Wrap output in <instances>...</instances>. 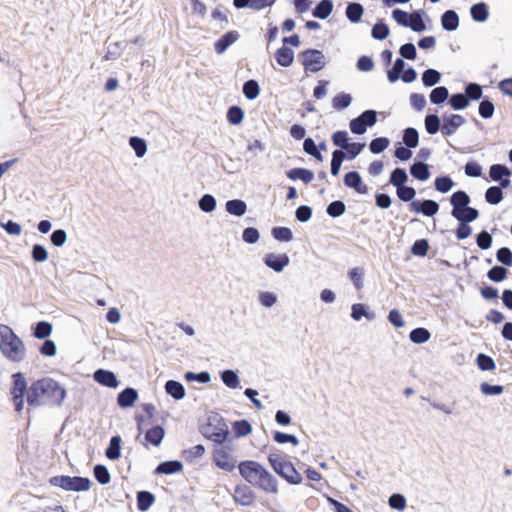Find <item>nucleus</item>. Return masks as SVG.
<instances>
[{
    "label": "nucleus",
    "instance_id": "obj_1",
    "mask_svg": "<svg viewBox=\"0 0 512 512\" xmlns=\"http://www.w3.org/2000/svg\"><path fill=\"white\" fill-rule=\"evenodd\" d=\"M66 397V389L50 377L38 379L29 387L27 403L31 407L61 406Z\"/></svg>",
    "mask_w": 512,
    "mask_h": 512
},
{
    "label": "nucleus",
    "instance_id": "obj_2",
    "mask_svg": "<svg viewBox=\"0 0 512 512\" xmlns=\"http://www.w3.org/2000/svg\"><path fill=\"white\" fill-rule=\"evenodd\" d=\"M240 475L252 486L266 493H278L277 479L259 462L245 460L238 465Z\"/></svg>",
    "mask_w": 512,
    "mask_h": 512
},
{
    "label": "nucleus",
    "instance_id": "obj_3",
    "mask_svg": "<svg viewBox=\"0 0 512 512\" xmlns=\"http://www.w3.org/2000/svg\"><path fill=\"white\" fill-rule=\"evenodd\" d=\"M0 351L6 359L14 363L22 362L26 356L24 342L5 324H0Z\"/></svg>",
    "mask_w": 512,
    "mask_h": 512
},
{
    "label": "nucleus",
    "instance_id": "obj_4",
    "mask_svg": "<svg viewBox=\"0 0 512 512\" xmlns=\"http://www.w3.org/2000/svg\"><path fill=\"white\" fill-rule=\"evenodd\" d=\"M200 432L205 438L216 444H224L230 436L227 423L217 414L208 418L207 423L201 426Z\"/></svg>",
    "mask_w": 512,
    "mask_h": 512
},
{
    "label": "nucleus",
    "instance_id": "obj_5",
    "mask_svg": "<svg viewBox=\"0 0 512 512\" xmlns=\"http://www.w3.org/2000/svg\"><path fill=\"white\" fill-rule=\"evenodd\" d=\"M268 461L273 470L288 483L297 485L302 482L301 474L295 469L294 465L286 461L279 451L271 452L268 455Z\"/></svg>",
    "mask_w": 512,
    "mask_h": 512
},
{
    "label": "nucleus",
    "instance_id": "obj_6",
    "mask_svg": "<svg viewBox=\"0 0 512 512\" xmlns=\"http://www.w3.org/2000/svg\"><path fill=\"white\" fill-rule=\"evenodd\" d=\"M424 16H427L424 10H415L412 13H408L396 8L392 11V17L399 25L410 28L417 33H422L426 30Z\"/></svg>",
    "mask_w": 512,
    "mask_h": 512
},
{
    "label": "nucleus",
    "instance_id": "obj_7",
    "mask_svg": "<svg viewBox=\"0 0 512 512\" xmlns=\"http://www.w3.org/2000/svg\"><path fill=\"white\" fill-rule=\"evenodd\" d=\"M52 486L60 487L66 491H88L91 487V480L82 476L57 475L49 479Z\"/></svg>",
    "mask_w": 512,
    "mask_h": 512
},
{
    "label": "nucleus",
    "instance_id": "obj_8",
    "mask_svg": "<svg viewBox=\"0 0 512 512\" xmlns=\"http://www.w3.org/2000/svg\"><path fill=\"white\" fill-rule=\"evenodd\" d=\"M299 58L305 70L312 73L322 70L327 64L325 55L318 49H306L299 54Z\"/></svg>",
    "mask_w": 512,
    "mask_h": 512
},
{
    "label": "nucleus",
    "instance_id": "obj_9",
    "mask_svg": "<svg viewBox=\"0 0 512 512\" xmlns=\"http://www.w3.org/2000/svg\"><path fill=\"white\" fill-rule=\"evenodd\" d=\"M12 388L11 395L14 402L15 410L21 412L24 408V397L28 396L29 387L27 381L21 372H16L12 375Z\"/></svg>",
    "mask_w": 512,
    "mask_h": 512
},
{
    "label": "nucleus",
    "instance_id": "obj_10",
    "mask_svg": "<svg viewBox=\"0 0 512 512\" xmlns=\"http://www.w3.org/2000/svg\"><path fill=\"white\" fill-rule=\"evenodd\" d=\"M378 112L373 109H367L360 115L353 118L349 123V128L353 134L362 135L368 127H372L377 122Z\"/></svg>",
    "mask_w": 512,
    "mask_h": 512
},
{
    "label": "nucleus",
    "instance_id": "obj_11",
    "mask_svg": "<svg viewBox=\"0 0 512 512\" xmlns=\"http://www.w3.org/2000/svg\"><path fill=\"white\" fill-rule=\"evenodd\" d=\"M442 122V134L444 136H451L458 130L459 127L465 124L466 120L460 114L444 113L442 115Z\"/></svg>",
    "mask_w": 512,
    "mask_h": 512
},
{
    "label": "nucleus",
    "instance_id": "obj_12",
    "mask_svg": "<svg viewBox=\"0 0 512 512\" xmlns=\"http://www.w3.org/2000/svg\"><path fill=\"white\" fill-rule=\"evenodd\" d=\"M410 210L426 217H432L439 211V204L432 199L414 200L409 205Z\"/></svg>",
    "mask_w": 512,
    "mask_h": 512
},
{
    "label": "nucleus",
    "instance_id": "obj_13",
    "mask_svg": "<svg viewBox=\"0 0 512 512\" xmlns=\"http://www.w3.org/2000/svg\"><path fill=\"white\" fill-rule=\"evenodd\" d=\"M264 264L276 273L282 272L290 263V258L286 253H267L263 258Z\"/></svg>",
    "mask_w": 512,
    "mask_h": 512
},
{
    "label": "nucleus",
    "instance_id": "obj_14",
    "mask_svg": "<svg viewBox=\"0 0 512 512\" xmlns=\"http://www.w3.org/2000/svg\"><path fill=\"white\" fill-rule=\"evenodd\" d=\"M213 461L218 468L227 472H231L235 468V461L229 456L225 447L214 449Z\"/></svg>",
    "mask_w": 512,
    "mask_h": 512
},
{
    "label": "nucleus",
    "instance_id": "obj_15",
    "mask_svg": "<svg viewBox=\"0 0 512 512\" xmlns=\"http://www.w3.org/2000/svg\"><path fill=\"white\" fill-rule=\"evenodd\" d=\"M93 379L102 386L108 388H117L119 381L113 371L106 369H97L93 374Z\"/></svg>",
    "mask_w": 512,
    "mask_h": 512
},
{
    "label": "nucleus",
    "instance_id": "obj_16",
    "mask_svg": "<svg viewBox=\"0 0 512 512\" xmlns=\"http://www.w3.org/2000/svg\"><path fill=\"white\" fill-rule=\"evenodd\" d=\"M233 497L235 502L242 506H250L255 499L253 490L247 485H237Z\"/></svg>",
    "mask_w": 512,
    "mask_h": 512
},
{
    "label": "nucleus",
    "instance_id": "obj_17",
    "mask_svg": "<svg viewBox=\"0 0 512 512\" xmlns=\"http://www.w3.org/2000/svg\"><path fill=\"white\" fill-rule=\"evenodd\" d=\"M471 202L470 196L463 190L455 191L450 197V204L452 205L451 216L458 214L459 211L469 206Z\"/></svg>",
    "mask_w": 512,
    "mask_h": 512
},
{
    "label": "nucleus",
    "instance_id": "obj_18",
    "mask_svg": "<svg viewBox=\"0 0 512 512\" xmlns=\"http://www.w3.org/2000/svg\"><path fill=\"white\" fill-rule=\"evenodd\" d=\"M344 184L348 188L354 189L359 194H366L368 187L363 184L361 175L357 171H350L344 176Z\"/></svg>",
    "mask_w": 512,
    "mask_h": 512
},
{
    "label": "nucleus",
    "instance_id": "obj_19",
    "mask_svg": "<svg viewBox=\"0 0 512 512\" xmlns=\"http://www.w3.org/2000/svg\"><path fill=\"white\" fill-rule=\"evenodd\" d=\"M240 37L238 31L232 30L223 34L215 43L214 48L217 54H223Z\"/></svg>",
    "mask_w": 512,
    "mask_h": 512
},
{
    "label": "nucleus",
    "instance_id": "obj_20",
    "mask_svg": "<svg viewBox=\"0 0 512 512\" xmlns=\"http://www.w3.org/2000/svg\"><path fill=\"white\" fill-rule=\"evenodd\" d=\"M138 399V392L135 388L126 387L117 396V404L120 408L127 409L134 405Z\"/></svg>",
    "mask_w": 512,
    "mask_h": 512
},
{
    "label": "nucleus",
    "instance_id": "obj_21",
    "mask_svg": "<svg viewBox=\"0 0 512 512\" xmlns=\"http://www.w3.org/2000/svg\"><path fill=\"white\" fill-rule=\"evenodd\" d=\"M183 470V464L179 460L163 461L154 470L156 475H172Z\"/></svg>",
    "mask_w": 512,
    "mask_h": 512
},
{
    "label": "nucleus",
    "instance_id": "obj_22",
    "mask_svg": "<svg viewBox=\"0 0 512 512\" xmlns=\"http://www.w3.org/2000/svg\"><path fill=\"white\" fill-rule=\"evenodd\" d=\"M440 21L442 28L448 32L457 30L460 22L457 12L452 9L446 10L441 15Z\"/></svg>",
    "mask_w": 512,
    "mask_h": 512
},
{
    "label": "nucleus",
    "instance_id": "obj_23",
    "mask_svg": "<svg viewBox=\"0 0 512 512\" xmlns=\"http://www.w3.org/2000/svg\"><path fill=\"white\" fill-rule=\"evenodd\" d=\"M286 176L290 180H301L305 184L310 183L314 179V172L307 168H292L286 172Z\"/></svg>",
    "mask_w": 512,
    "mask_h": 512
},
{
    "label": "nucleus",
    "instance_id": "obj_24",
    "mask_svg": "<svg viewBox=\"0 0 512 512\" xmlns=\"http://www.w3.org/2000/svg\"><path fill=\"white\" fill-rule=\"evenodd\" d=\"M430 166L422 161H415L410 166V174L417 180L426 181L430 177Z\"/></svg>",
    "mask_w": 512,
    "mask_h": 512
},
{
    "label": "nucleus",
    "instance_id": "obj_25",
    "mask_svg": "<svg viewBox=\"0 0 512 512\" xmlns=\"http://www.w3.org/2000/svg\"><path fill=\"white\" fill-rule=\"evenodd\" d=\"M471 18L478 23H483L489 18V8L485 2L473 4L470 8Z\"/></svg>",
    "mask_w": 512,
    "mask_h": 512
},
{
    "label": "nucleus",
    "instance_id": "obj_26",
    "mask_svg": "<svg viewBox=\"0 0 512 512\" xmlns=\"http://www.w3.org/2000/svg\"><path fill=\"white\" fill-rule=\"evenodd\" d=\"M275 60L282 67H289L294 62V51L286 46H282L275 52Z\"/></svg>",
    "mask_w": 512,
    "mask_h": 512
},
{
    "label": "nucleus",
    "instance_id": "obj_27",
    "mask_svg": "<svg viewBox=\"0 0 512 512\" xmlns=\"http://www.w3.org/2000/svg\"><path fill=\"white\" fill-rule=\"evenodd\" d=\"M164 388L165 392L175 400H181L186 395L184 385L176 380H168Z\"/></svg>",
    "mask_w": 512,
    "mask_h": 512
},
{
    "label": "nucleus",
    "instance_id": "obj_28",
    "mask_svg": "<svg viewBox=\"0 0 512 512\" xmlns=\"http://www.w3.org/2000/svg\"><path fill=\"white\" fill-rule=\"evenodd\" d=\"M362 317L368 320H374L375 314L369 310V307L363 303H355L351 306V318L360 321Z\"/></svg>",
    "mask_w": 512,
    "mask_h": 512
},
{
    "label": "nucleus",
    "instance_id": "obj_29",
    "mask_svg": "<svg viewBox=\"0 0 512 512\" xmlns=\"http://www.w3.org/2000/svg\"><path fill=\"white\" fill-rule=\"evenodd\" d=\"M164 436V428L160 425H155L146 431L145 440L153 446L158 447L162 443Z\"/></svg>",
    "mask_w": 512,
    "mask_h": 512
},
{
    "label": "nucleus",
    "instance_id": "obj_30",
    "mask_svg": "<svg viewBox=\"0 0 512 512\" xmlns=\"http://www.w3.org/2000/svg\"><path fill=\"white\" fill-rule=\"evenodd\" d=\"M53 331V325L48 321H39L32 327V335L40 340L48 339Z\"/></svg>",
    "mask_w": 512,
    "mask_h": 512
},
{
    "label": "nucleus",
    "instance_id": "obj_31",
    "mask_svg": "<svg viewBox=\"0 0 512 512\" xmlns=\"http://www.w3.org/2000/svg\"><path fill=\"white\" fill-rule=\"evenodd\" d=\"M220 379L223 384L230 389H237L240 387V379L238 373L233 369H225L221 371Z\"/></svg>",
    "mask_w": 512,
    "mask_h": 512
},
{
    "label": "nucleus",
    "instance_id": "obj_32",
    "mask_svg": "<svg viewBox=\"0 0 512 512\" xmlns=\"http://www.w3.org/2000/svg\"><path fill=\"white\" fill-rule=\"evenodd\" d=\"M333 11L332 0H321L317 3L315 8L312 10V15L315 18L327 19Z\"/></svg>",
    "mask_w": 512,
    "mask_h": 512
},
{
    "label": "nucleus",
    "instance_id": "obj_33",
    "mask_svg": "<svg viewBox=\"0 0 512 512\" xmlns=\"http://www.w3.org/2000/svg\"><path fill=\"white\" fill-rule=\"evenodd\" d=\"M225 209L229 214L241 217L247 211V204L241 199H232L226 202Z\"/></svg>",
    "mask_w": 512,
    "mask_h": 512
},
{
    "label": "nucleus",
    "instance_id": "obj_34",
    "mask_svg": "<svg viewBox=\"0 0 512 512\" xmlns=\"http://www.w3.org/2000/svg\"><path fill=\"white\" fill-rule=\"evenodd\" d=\"M136 499L138 510L145 512L153 505L155 496L150 491L142 490L137 493Z\"/></svg>",
    "mask_w": 512,
    "mask_h": 512
},
{
    "label": "nucleus",
    "instance_id": "obj_35",
    "mask_svg": "<svg viewBox=\"0 0 512 512\" xmlns=\"http://www.w3.org/2000/svg\"><path fill=\"white\" fill-rule=\"evenodd\" d=\"M364 13V7L358 2H350L346 7V17L352 23L360 22Z\"/></svg>",
    "mask_w": 512,
    "mask_h": 512
},
{
    "label": "nucleus",
    "instance_id": "obj_36",
    "mask_svg": "<svg viewBox=\"0 0 512 512\" xmlns=\"http://www.w3.org/2000/svg\"><path fill=\"white\" fill-rule=\"evenodd\" d=\"M105 455L110 460H117L121 457V437L119 435L111 437Z\"/></svg>",
    "mask_w": 512,
    "mask_h": 512
},
{
    "label": "nucleus",
    "instance_id": "obj_37",
    "mask_svg": "<svg viewBox=\"0 0 512 512\" xmlns=\"http://www.w3.org/2000/svg\"><path fill=\"white\" fill-rule=\"evenodd\" d=\"M424 126L429 135H435L440 129H442L441 119L435 113L427 114L424 119Z\"/></svg>",
    "mask_w": 512,
    "mask_h": 512
},
{
    "label": "nucleus",
    "instance_id": "obj_38",
    "mask_svg": "<svg viewBox=\"0 0 512 512\" xmlns=\"http://www.w3.org/2000/svg\"><path fill=\"white\" fill-rule=\"evenodd\" d=\"M430 102L435 105H441L449 99V90L445 86H438L432 89L429 95Z\"/></svg>",
    "mask_w": 512,
    "mask_h": 512
},
{
    "label": "nucleus",
    "instance_id": "obj_39",
    "mask_svg": "<svg viewBox=\"0 0 512 512\" xmlns=\"http://www.w3.org/2000/svg\"><path fill=\"white\" fill-rule=\"evenodd\" d=\"M458 222L471 223L479 217V211L471 206H467L465 209L452 216Z\"/></svg>",
    "mask_w": 512,
    "mask_h": 512
},
{
    "label": "nucleus",
    "instance_id": "obj_40",
    "mask_svg": "<svg viewBox=\"0 0 512 512\" xmlns=\"http://www.w3.org/2000/svg\"><path fill=\"white\" fill-rule=\"evenodd\" d=\"M511 174L512 171L504 164H493L489 169V176L495 182L505 177H510Z\"/></svg>",
    "mask_w": 512,
    "mask_h": 512
},
{
    "label": "nucleus",
    "instance_id": "obj_41",
    "mask_svg": "<svg viewBox=\"0 0 512 512\" xmlns=\"http://www.w3.org/2000/svg\"><path fill=\"white\" fill-rule=\"evenodd\" d=\"M406 63L404 59L397 58L391 69L387 71V79L390 83H395L400 79L401 73L405 70Z\"/></svg>",
    "mask_w": 512,
    "mask_h": 512
},
{
    "label": "nucleus",
    "instance_id": "obj_42",
    "mask_svg": "<svg viewBox=\"0 0 512 512\" xmlns=\"http://www.w3.org/2000/svg\"><path fill=\"white\" fill-rule=\"evenodd\" d=\"M352 100L349 93L340 92L332 98V107L337 111L344 110L351 105Z\"/></svg>",
    "mask_w": 512,
    "mask_h": 512
},
{
    "label": "nucleus",
    "instance_id": "obj_43",
    "mask_svg": "<svg viewBox=\"0 0 512 512\" xmlns=\"http://www.w3.org/2000/svg\"><path fill=\"white\" fill-rule=\"evenodd\" d=\"M402 140L407 148H416L419 144V133L417 129L413 127L404 129Z\"/></svg>",
    "mask_w": 512,
    "mask_h": 512
},
{
    "label": "nucleus",
    "instance_id": "obj_44",
    "mask_svg": "<svg viewBox=\"0 0 512 512\" xmlns=\"http://www.w3.org/2000/svg\"><path fill=\"white\" fill-rule=\"evenodd\" d=\"M441 73L433 68H428L422 73V83L426 87H433L440 82Z\"/></svg>",
    "mask_w": 512,
    "mask_h": 512
},
{
    "label": "nucleus",
    "instance_id": "obj_45",
    "mask_svg": "<svg viewBox=\"0 0 512 512\" xmlns=\"http://www.w3.org/2000/svg\"><path fill=\"white\" fill-rule=\"evenodd\" d=\"M430 337L431 333L424 327L415 328L411 330L409 334V339L414 344H424L430 339Z\"/></svg>",
    "mask_w": 512,
    "mask_h": 512
},
{
    "label": "nucleus",
    "instance_id": "obj_46",
    "mask_svg": "<svg viewBox=\"0 0 512 512\" xmlns=\"http://www.w3.org/2000/svg\"><path fill=\"white\" fill-rule=\"evenodd\" d=\"M407 181L408 174L404 168L397 167L390 174L389 182L395 188L405 185Z\"/></svg>",
    "mask_w": 512,
    "mask_h": 512
},
{
    "label": "nucleus",
    "instance_id": "obj_47",
    "mask_svg": "<svg viewBox=\"0 0 512 512\" xmlns=\"http://www.w3.org/2000/svg\"><path fill=\"white\" fill-rule=\"evenodd\" d=\"M242 91L248 100H254L260 94V86L256 80L250 79L244 82Z\"/></svg>",
    "mask_w": 512,
    "mask_h": 512
},
{
    "label": "nucleus",
    "instance_id": "obj_48",
    "mask_svg": "<svg viewBox=\"0 0 512 512\" xmlns=\"http://www.w3.org/2000/svg\"><path fill=\"white\" fill-rule=\"evenodd\" d=\"M449 105L454 110H464L469 106V99L466 97L464 93H454L449 96L448 99Z\"/></svg>",
    "mask_w": 512,
    "mask_h": 512
},
{
    "label": "nucleus",
    "instance_id": "obj_49",
    "mask_svg": "<svg viewBox=\"0 0 512 512\" xmlns=\"http://www.w3.org/2000/svg\"><path fill=\"white\" fill-rule=\"evenodd\" d=\"M508 270L502 265H495L487 272L490 281L500 283L507 278Z\"/></svg>",
    "mask_w": 512,
    "mask_h": 512
},
{
    "label": "nucleus",
    "instance_id": "obj_50",
    "mask_svg": "<svg viewBox=\"0 0 512 512\" xmlns=\"http://www.w3.org/2000/svg\"><path fill=\"white\" fill-rule=\"evenodd\" d=\"M205 453V447L202 444L195 445L189 449H185L182 453L184 459L189 463H194Z\"/></svg>",
    "mask_w": 512,
    "mask_h": 512
},
{
    "label": "nucleus",
    "instance_id": "obj_51",
    "mask_svg": "<svg viewBox=\"0 0 512 512\" xmlns=\"http://www.w3.org/2000/svg\"><path fill=\"white\" fill-rule=\"evenodd\" d=\"M464 94L469 99V103L471 101H478L483 95L482 86L478 83L470 82L465 86Z\"/></svg>",
    "mask_w": 512,
    "mask_h": 512
},
{
    "label": "nucleus",
    "instance_id": "obj_52",
    "mask_svg": "<svg viewBox=\"0 0 512 512\" xmlns=\"http://www.w3.org/2000/svg\"><path fill=\"white\" fill-rule=\"evenodd\" d=\"M244 119V111L240 106L233 105L228 108L227 120L231 125H239Z\"/></svg>",
    "mask_w": 512,
    "mask_h": 512
},
{
    "label": "nucleus",
    "instance_id": "obj_53",
    "mask_svg": "<svg viewBox=\"0 0 512 512\" xmlns=\"http://www.w3.org/2000/svg\"><path fill=\"white\" fill-rule=\"evenodd\" d=\"M93 475L95 479L101 484L106 485L110 482L111 476L108 468L105 465L97 464L93 468Z\"/></svg>",
    "mask_w": 512,
    "mask_h": 512
},
{
    "label": "nucleus",
    "instance_id": "obj_54",
    "mask_svg": "<svg viewBox=\"0 0 512 512\" xmlns=\"http://www.w3.org/2000/svg\"><path fill=\"white\" fill-rule=\"evenodd\" d=\"M129 144L138 158H142L146 154L147 144L144 139L137 136H132L129 139Z\"/></svg>",
    "mask_w": 512,
    "mask_h": 512
},
{
    "label": "nucleus",
    "instance_id": "obj_55",
    "mask_svg": "<svg viewBox=\"0 0 512 512\" xmlns=\"http://www.w3.org/2000/svg\"><path fill=\"white\" fill-rule=\"evenodd\" d=\"M455 185L454 181L450 176L444 175L439 176L434 181L435 189L441 193L449 192Z\"/></svg>",
    "mask_w": 512,
    "mask_h": 512
},
{
    "label": "nucleus",
    "instance_id": "obj_56",
    "mask_svg": "<svg viewBox=\"0 0 512 512\" xmlns=\"http://www.w3.org/2000/svg\"><path fill=\"white\" fill-rule=\"evenodd\" d=\"M479 115L484 119H490L495 112V106L489 98H483L478 106Z\"/></svg>",
    "mask_w": 512,
    "mask_h": 512
},
{
    "label": "nucleus",
    "instance_id": "obj_57",
    "mask_svg": "<svg viewBox=\"0 0 512 512\" xmlns=\"http://www.w3.org/2000/svg\"><path fill=\"white\" fill-rule=\"evenodd\" d=\"M485 200L491 205H497L503 200L501 188L491 186L485 191Z\"/></svg>",
    "mask_w": 512,
    "mask_h": 512
},
{
    "label": "nucleus",
    "instance_id": "obj_58",
    "mask_svg": "<svg viewBox=\"0 0 512 512\" xmlns=\"http://www.w3.org/2000/svg\"><path fill=\"white\" fill-rule=\"evenodd\" d=\"M272 236L280 242H289L293 239L292 230L288 227L277 226L272 228Z\"/></svg>",
    "mask_w": 512,
    "mask_h": 512
},
{
    "label": "nucleus",
    "instance_id": "obj_59",
    "mask_svg": "<svg viewBox=\"0 0 512 512\" xmlns=\"http://www.w3.org/2000/svg\"><path fill=\"white\" fill-rule=\"evenodd\" d=\"M344 159H346L344 151L334 150L332 152L330 171L333 176H337L339 174Z\"/></svg>",
    "mask_w": 512,
    "mask_h": 512
},
{
    "label": "nucleus",
    "instance_id": "obj_60",
    "mask_svg": "<svg viewBox=\"0 0 512 512\" xmlns=\"http://www.w3.org/2000/svg\"><path fill=\"white\" fill-rule=\"evenodd\" d=\"M390 33L389 27L383 21H378L371 30V36L376 40H384Z\"/></svg>",
    "mask_w": 512,
    "mask_h": 512
},
{
    "label": "nucleus",
    "instance_id": "obj_61",
    "mask_svg": "<svg viewBox=\"0 0 512 512\" xmlns=\"http://www.w3.org/2000/svg\"><path fill=\"white\" fill-rule=\"evenodd\" d=\"M233 431L236 437H244L252 432V426L248 420L235 421L232 424Z\"/></svg>",
    "mask_w": 512,
    "mask_h": 512
},
{
    "label": "nucleus",
    "instance_id": "obj_62",
    "mask_svg": "<svg viewBox=\"0 0 512 512\" xmlns=\"http://www.w3.org/2000/svg\"><path fill=\"white\" fill-rule=\"evenodd\" d=\"M396 194L399 200L402 202H412L416 196V190L407 185L396 188Z\"/></svg>",
    "mask_w": 512,
    "mask_h": 512
},
{
    "label": "nucleus",
    "instance_id": "obj_63",
    "mask_svg": "<svg viewBox=\"0 0 512 512\" xmlns=\"http://www.w3.org/2000/svg\"><path fill=\"white\" fill-rule=\"evenodd\" d=\"M346 211V205L341 200L332 201L326 208V212L330 217L337 218L342 216Z\"/></svg>",
    "mask_w": 512,
    "mask_h": 512
},
{
    "label": "nucleus",
    "instance_id": "obj_64",
    "mask_svg": "<svg viewBox=\"0 0 512 512\" xmlns=\"http://www.w3.org/2000/svg\"><path fill=\"white\" fill-rule=\"evenodd\" d=\"M496 259L502 266H512V251L508 247H501L496 252Z\"/></svg>",
    "mask_w": 512,
    "mask_h": 512
}]
</instances>
